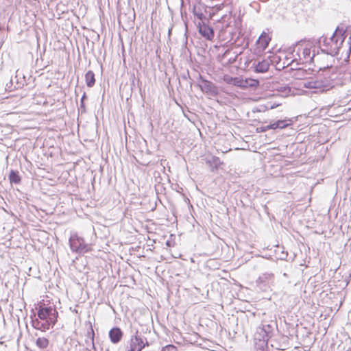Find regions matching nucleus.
<instances>
[{
    "label": "nucleus",
    "instance_id": "nucleus-1",
    "mask_svg": "<svg viewBox=\"0 0 351 351\" xmlns=\"http://www.w3.org/2000/svg\"><path fill=\"white\" fill-rule=\"evenodd\" d=\"M346 38V32L343 29L337 27L330 38L323 35L315 40L313 55L310 60L314 61L315 58L319 60L320 56H323V58H326L327 62L319 67V70L331 67L335 64V57L338 56Z\"/></svg>",
    "mask_w": 351,
    "mask_h": 351
},
{
    "label": "nucleus",
    "instance_id": "nucleus-2",
    "mask_svg": "<svg viewBox=\"0 0 351 351\" xmlns=\"http://www.w3.org/2000/svg\"><path fill=\"white\" fill-rule=\"evenodd\" d=\"M37 317L32 318V325L36 330L46 332L53 328L59 317L56 306L53 303H45L44 300L36 306Z\"/></svg>",
    "mask_w": 351,
    "mask_h": 351
},
{
    "label": "nucleus",
    "instance_id": "nucleus-3",
    "mask_svg": "<svg viewBox=\"0 0 351 351\" xmlns=\"http://www.w3.org/2000/svg\"><path fill=\"white\" fill-rule=\"evenodd\" d=\"M320 57L319 60H317L316 58L314 60L315 62H316L319 64L317 66L315 65V67H317V69L327 62L326 58ZM332 67L333 65L326 69L317 70V74L315 79L304 83V87L308 89H316L317 93H324L334 88L337 82L336 79L332 77L330 73V69Z\"/></svg>",
    "mask_w": 351,
    "mask_h": 351
},
{
    "label": "nucleus",
    "instance_id": "nucleus-4",
    "mask_svg": "<svg viewBox=\"0 0 351 351\" xmlns=\"http://www.w3.org/2000/svg\"><path fill=\"white\" fill-rule=\"evenodd\" d=\"M315 40L313 41L310 42V40H306V39H302L298 42H296L293 45L292 52L295 51V49L298 48L296 53L299 56V60L294 59L288 65L293 64L294 62H296L297 65H300L304 63L305 61L306 63H315V61H311L310 59L312 56H311V48L312 45L314 46Z\"/></svg>",
    "mask_w": 351,
    "mask_h": 351
},
{
    "label": "nucleus",
    "instance_id": "nucleus-5",
    "mask_svg": "<svg viewBox=\"0 0 351 351\" xmlns=\"http://www.w3.org/2000/svg\"><path fill=\"white\" fill-rule=\"evenodd\" d=\"M275 328H277L276 322L271 321L270 323L263 322L256 328V331L254 334V339L263 341L266 346L269 339L274 335Z\"/></svg>",
    "mask_w": 351,
    "mask_h": 351
},
{
    "label": "nucleus",
    "instance_id": "nucleus-6",
    "mask_svg": "<svg viewBox=\"0 0 351 351\" xmlns=\"http://www.w3.org/2000/svg\"><path fill=\"white\" fill-rule=\"evenodd\" d=\"M69 244L71 250L79 254H84L92 250L91 245L86 243L84 239L79 236L77 233L71 234Z\"/></svg>",
    "mask_w": 351,
    "mask_h": 351
},
{
    "label": "nucleus",
    "instance_id": "nucleus-7",
    "mask_svg": "<svg viewBox=\"0 0 351 351\" xmlns=\"http://www.w3.org/2000/svg\"><path fill=\"white\" fill-rule=\"evenodd\" d=\"M197 80V86L203 93L213 97L219 96V91L217 86L215 83L206 79L201 74H199Z\"/></svg>",
    "mask_w": 351,
    "mask_h": 351
},
{
    "label": "nucleus",
    "instance_id": "nucleus-8",
    "mask_svg": "<svg viewBox=\"0 0 351 351\" xmlns=\"http://www.w3.org/2000/svg\"><path fill=\"white\" fill-rule=\"evenodd\" d=\"M129 345L126 346L127 351H141L149 343L141 332L136 331L135 334L131 336L128 342Z\"/></svg>",
    "mask_w": 351,
    "mask_h": 351
},
{
    "label": "nucleus",
    "instance_id": "nucleus-9",
    "mask_svg": "<svg viewBox=\"0 0 351 351\" xmlns=\"http://www.w3.org/2000/svg\"><path fill=\"white\" fill-rule=\"evenodd\" d=\"M193 8L192 12L197 19L203 21L206 19V17L204 14V12L206 11V6L204 3H201L199 0H195L191 2Z\"/></svg>",
    "mask_w": 351,
    "mask_h": 351
},
{
    "label": "nucleus",
    "instance_id": "nucleus-10",
    "mask_svg": "<svg viewBox=\"0 0 351 351\" xmlns=\"http://www.w3.org/2000/svg\"><path fill=\"white\" fill-rule=\"evenodd\" d=\"M274 278V274L265 272L261 275L256 280L257 285L261 289L265 291L269 287V284L273 281Z\"/></svg>",
    "mask_w": 351,
    "mask_h": 351
},
{
    "label": "nucleus",
    "instance_id": "nucleus-11",
    "mask_svg": "<svg viewBox=\"0 0 351 351\" xmlns=\"http://www.w3.org/2000/svg\"><path fill=\"white\" fill-rule=\"evenodd\" d=\"M199 34L208 40H212L215 36V32L210 25L204 23L203 21L199 23L197 25Z\"/></svg>",
    "mask_w": 351,
    "mask_h": 351
},
{
    "label": "nucleus",
    "instance_id": "nucleus-12",
    "mask_svg": "<svg viewBox=\"0 0 351 351\" xmlns=\"http://www.w3.org/2000/svg\"><path fill=\"white\" fill-rule=\"evenodd\" d=\"M271 40V37L268 34L263 32L259 36L258 39L256 42V49L258 53L264 51L269 45Z\"/></svg>",
    "mask_w": 351,
    "mask_h": 351
},
{
    "label": "nucleus",
    "instance_id": "nucleus-13",
    "mask_svg": "<svg viewBox=\"0 0 351 351\" xmlns=\"http://www.w3.org/2000/svg\"><path fill=\"white\" fill-rule=\"evenodd\" d=\"M259 81L253 78H241L240 88L242 90H247L248 88L255 90L259 86Z\"/></svg>",
    "mask_w": 351,
    "mask_h": 351
},
{
    "label": "nucleus",
    "instance_id": "nucleus-14",
    "mask_svg": "<svg viewBox=\"0 0 351 351\" xmlns=\"http://www.w3.org/2000/svg\"><path fill=\"white\" fill-rule=\"evenodd\" d=\"M108 335L110 341L114 344H117L121 341L123 332L119 327L114 326L110 330Z\"/></svg>",
    "mask_w": 351,
    "mask_h": 351
},
{
    "label": "nucleus",
    "instance_id": "nucleus-15",
    "mask_svg": "<svg viewBox=\"0 0 351 351\" xmlns=\"http://www.w3.org/2000/svg\"><path fill=\"white\" fill-rule=\"evenodd\" d=\"M291 120V119H278L274 123H270L269 128L270 130L284 129L292 124Z\"/></svg>",
    "mask_w": 351,
    "mask_h": 351
},
{
    "label": "nucleus",
    "instance_id": "nucleus-16",
    "mask_svg": "<svg viewBox=\"0 0 351 351\" xmlns=\"http://www.w3.org/2000/svg\"><path fill=\"white\" fill-rule=\"evenodd\" d=\"M291 120V119H278L274 123H270L269 128L270 130L284 129L292 124Z\"/></svg>",
    "mask_w": 351,
    "mask_h": 351
},
{
    "label": "nucleus",
    "instance_id": "nucleus-17",
    "mask_svg": "<svg viewBox=\"0 0 351 351\" xmlns=\"http://www.w3.org/2000/svg\"><path fill=\"white\" fill-rule=\"evenodd\" d=\"M235 35H232L230 39V41H233V43L237 46L241 47L243 49H245L248 46V40L241 34L239 32L237 36V38H234Z\"/></svg>",
    "mask_w": 351,
    "mask_h": 351
},
{
    "label": "nucleus",
    "instance_id": "nucleus-18",
    "mask_svg": "<svg viewBox=\"0 0 351 351\" xmlns=\"http://www.w3.org/2000/svg\"><path fill=\"white\" fill-rule=\"evenodd\" d=\"M254 71L256 73H264L269 70L270 63L267 60L258 61L257 63H254Z\"/></svg>",
    "mask_w": 351,
    "mask_h": 351
},
{
    "label": "nucleus",
    "instance_id": "nucleus-19",
    "mask_svg": "<svg viewBox=\"0 0 351 351\" xmlns=\"http://www.w3.org/2000/svg\"><path fill=\"white\" fill-rule=\"evenodd\" d=\"M241 77H232L228 74H224L222 80L224 82L229 85H232L237 88H240Z\"/></svg>",
    "mask_w": 351,
    "mask_h": 351
},
{
    "label": "nucleus",
    "instance_id": "nucleus-20",
    "mask_svg": "<svg viewBox=\"0 0 351 351\" xmlns=\"http://www.w3.org/2000/svg\"><path fill=\"white\" fill-rule=\"evenodd\" d=\"M206 163L210 168V171L213 172L217 171L223 162H221L219 157L213 156L210 159L206 160Z\"/></svg>",
    "mask_w": 351,
    "mask_h": 351
},
{
    "label": "nucleus",
    "instance_id": "nucleus-21",
    "mask_svg": "<svg viewBox=\"0 0 351 351\" xmlns=\"http://www.w3.org/2000/svg\"><path fill=\"white\" fill-rule=\"evenodd\" d=\"M14 80L19 88H22L27 84L25 75L19 69L16 71Z\"/></svg>",
    "mask_w": 351,
    "mask_h": 351
},
{
    "label": "nucleus",
    "instance_id": "nucleus-22",
    "mask_svg": "<svg viewBox=\"0 0 351 351\" xmlns=\"http://www.w3.org/2000/svg\"><path fill=\"white\" fill-rule=\"evenodd\" d=\"M8 180L11 184H19L21 182V177L17 170L11 169L10 171Z\"/></svg>",
    "mask_w": 351,
    "mask_h": 351
},
{
    "label": "nucleus",
    "instance_id": "nucleus-23",
    "mask_svg": "<svg viewBox=\"0 0 351 351\" xmlns=\"http://www.w3.org/2000/svg\"><path fill=\"white\" fill-rule=\"evenodd\" d=\"M85 82L88 88H92L95 84V75L93 71L89 70L85 73Z\"/></svg>",
    "mask_w": 351,
    "mask_h": 351
},
{
    "label": "nucleus",
    "instance_id": "nucleus-24",
    "mask_svg": "<svg viewBox=\"0 0 351 351\" xmlns=\"http://www.w3.org/2000/svg\"><path fill=\"white\" fill-rule=\"evenodd\" d=\"M87 336L90 339V341L86 340V342L87 344L90 343L92 345V348L91 349L86 348V350L87 351H97V348H96V347L95 346V343H94L95 332H94L93 326L90 323L89 330H88V332H87Z\"/></svg>",
    "mask_w": 351,
    "mask_h": 351
},
{
    "label": "nucleus",
    "instance_id": "nucleus-25",
    "mask_svg": "<svg viewBox=\"0 0 351 351\" xmlns=\"http://www.w3.org/2000/svg\"><path fill=\"white\" fill-rule=\"evenodd\" d=\"M49 341L45 337H38L36 340V345L40 349H45L48 347Z\"/></svg>",
    "mask_w": 351,
    "mask_h": 351
},
{
    "label": "nucleus",
    "instance_id": "nucleus-26",
    "mask_svg": "<svg viewBox=\"0 0 351 351\" xmlns=\"http://www.w3.org/2000/svg\"><path fill=\"white\" fill-rule=\"evenodd\" d=\"M6 91L11 92L16 89H19L17 84L15 82V80L11 77L10 81L5 84V88Z\"/></svg>",
    "mask_w": 351,
    "mask_h": 351
},
{
    "label": "nucleus",
    "instance_id": "nucleus-27",
    "mask_svg": "<svg viewBox=\"0 0 351 351\" xmlns=\"http://www.w3.org/2000/svg\"><path fill=\"white\" fill-rule=\"evenodd\" d=\"M276 90L279 93L285 94L286 96L289 95L291 91V88L289 85L278 86Z\"/></svg>",
    "mask_w": 351,
    "mask_h": 351
},
{
    "label": "nucleus",
    "instance_id": "nucleus-28",
    "mask_svg": "<svg viewBox=\"0 0 351 351\" xmlns=\"http://www.w3.org/2000/svg\"><path fill=\"white\" fill-rule=\"evenodd\" d=\"M238 56H239V54L237 53H234V56H231V57H230L229 58L227 59V60L226 62V65H232V64H234L237 62V60L238 58Z\"/></svg>",
    "mask_w": 351,
    "mask_h": 351
},
{
    "label": "nucleus",
    "instance_id": "nucleus-29",
    "mask_svg": "<svg viewBox=\"0 0 351 351\" xmlns=\"http://www.w3.org/2000/svg\"><path fill=\"white\" fill-rule=\"evenodd\" d=\"M87 99V97L84 93L80 99V109L82 110V112H85L86 110V106L84 103V99Z\"/></svg>",
    "mask_w": 351,
    "mask_h": 351
},
{
    "label": "nucleus",
    "instance_id": "nucleus-30",
    "mask_svg": "<svg viewBox=\"0 0 351 351\" xmlns=\"http://www.w3.org/2000/svg\"><path fill=\"white\" fill-rule=\"evenodd\" d=\"M181 77L183 79V80H191V82H190V86L191 87L192 86V84H193V82H192V80L191 79L190 77V74H189V71L187 70L185 72H183L181 73L180 75Z\"/></svg>",
    "mask_w": 351,
    "mask_h": 351
},
{
    "label": "nucleus",
    "instance_id": "nucleus-31",
    "mask_svg": "<svg viewBox=\"0 0 351 351\" xmlns=\"http://www.w3.org/2000/svg\"><path fill=\"white\" fill-rule=\"evenodd\" d=\"M177 347L173 344H169L162 348V351H176Z\"/></svg>",
    "mask_w": 351,
    "mask_h": 351
},
{
    "label": "nucleus",
    "instance_id": "nucleus-32",
    "mask_svg": "<svg viewBox=\"0 0 351 351\" xmlns=\"http://www.w3.org/2000/svg\"><path fill=\"white\" fill-rule=\"evenodd\" d=\"M291 69L293 70V68H291ZM294 70L296 71L295 75H297L298 77L304 76L305 73H306V71L302 68H295Z\"/></svg>",
    "mask_w": 351,
    "mask_h": 351
},
{
    "label": "nucleus",
    "instance_id": "nucleus-33",
    "mask_svg": "<svg viewBox=\"0 0 351 351\" xmlns=\"http://www.w3.org/2000/svg\"><path fill=\"white\" fill-rule=\"evenodd\" d=\"M269 124H268V125H265V126H260V127H257V128H256V132L257 133L265 132H266V131H267V130H270V128H269Z\"/></svg>",
    "mask_w": 351,
    "mask_h": 351
},
{
    "label": "nucleus",
    "instance_id": "nucleus-34",
    "mask_svg": "<svg viewBox=\"0 0 351 351\" xmlns=\"http://www.w3.org/2000/svg\"><path fill=\"white\" fill-rule=\"evenodd\" d=\"M287 256H288V253L287 252H285L283 250H282L280 253L279 254L278 258L280 260H286Z\"/></svg>",
    "mask_w": 351,
    "mask_h": 351
},
{
    "label": "nucleus",
    "instance_id": "nucleus-35",
    "mask_svg": "<svg viewBox=\"0 0 351 351\" xmlns=\"http://www.w3.org/2000/svg\"><path fill=\"white\" fill-rule=\"evenodd\" d=\"M231 51L229 49H227L219 57H221V60H225L228 56L230 53Z\"/></svg>",
    "mask_w": 351,
    "mask_h": 351
},
{
    "label": "nucleus",
    "instance_id": "nucleus-36",
    "mask_svg": "<svg viewBox=\"0 0 351 351\" xmlns=\"http://www.w3.org/2000/svg\"><path fill=\"white\" fill-rule=\"evenodd\" d=\"M262 208H263V211L268 215L269 214V208H268L266 204L262 205Z\"/></svg>",
    "mask_w": 351,
    "mask_h": 351
},
{
    "label": "nucleus",
    "instance_id": "nucleus-37",
    "mask_svg": "<svg viewBox=\"0 0 351 351\" xmlns=\"http://www.w3.org/2000/svg\"><path fill=\"white\" fill-rule=\"evenodd\" d=\"M132 78L133 79H132V83H131L132 89L133 88V86H135V80H134L135 76H134V75H132Z\"/></svg>",
    "mask_w": 351,
    "mask_h": 351
},
{
    "label": "nucleus",
    "instance_id": "nucleus-38",
    "mask_svg": "<svg viewBox=\"0 0 351 351\" xmlns=\"http://www.w3.org/2000/svg\"><path fill=\"white\" fill-rule=\"evenodd\" d=\"M278 106V104H274L271 105V106L269 107V109H274V108H276Z\"/></svg>",
    "mask_w": 351,
    "mask_h": 351
},
{
    "label": "nucleus",
    "instance_id": "nucleus-39",
    "mask_svg": "<svg viewBox=\"0 0 351 351\" xmlns=\"http://www.w3.org/2000/svg\"><path fill=\"white\" fill-rule=\"evenodd\" d=\"M4 29L3 26H2L1 25H0V31L3 30Z\"/></svg>",
    "mask_w": 351,
    "mask_h": 351
},
{
    "label": "nucleus",
    "instance_id": "nucleus-40",
    "mask_svg": "<svg viewBox=\"0 0 351 351\" xmlns=\"http://www.w3.org/2000/svg\"><path fill=\"white\" fill-rule=\"evenodd\" d=\"M0 199L3 201V197L1 195H0Z\"/></svg>",
    "mask_w": 351,
    "mask_h": 351
},
{
    "label": "nucleus",
    "instance_id": "nucleus-41",
    "mask_svg": "<svg viewBox=\"0 0 351 351\" xmlns=\"http://www.w3.org/2000/svg\"><path fill=\"white\" fill-rule=\"evenodd\" d=\"M167 245L168 246H169V241H167Z\"/></svg>",
    "mask_w": 351,
    "mask_h": 351
}]
</instances>
